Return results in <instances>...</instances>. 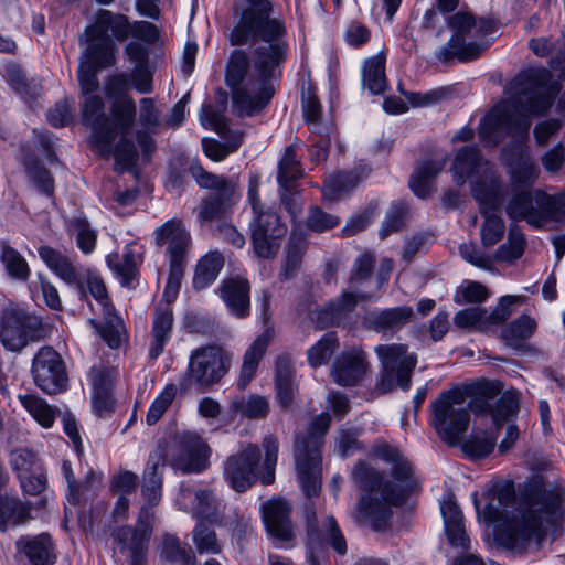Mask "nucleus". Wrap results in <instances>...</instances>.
<instances>
[{"instance_id":"obj_37","label":"nucleus","mask_w":565,"mask_h":565,"mask_svg":"<svg viewBox=\"0 0 565 565\" xmlns=\"http://www.w3.org/2000/svg\"><path fill=\"white\" fill-rule=\"evenodd\" d=\"M32 515V503L22 501L18 495L0 494V532L26 525Z\"/></svg>"},{"instance_id":"obj_30","label":"nucleus","mask_w":565,"mask_h":565,"mask_svg":"<svg viewBox=\"0 0 565 565\" xmlns=\"http://www.w3.org/2000/svg\"><path fill=\"white\" fill-rule=\"evenodd\" d=\"M130 22L128 18L120 13H114L106 9H99L95 21L87 25L84 35L87 39L110 38L109 33L119 42L129 38Z\"/></svg>"},{"instance_id":"obj_3","label":"nucleus","mask_w":565,"mask_h":565,"mask_svg":"<svg viewBox=\"0 0 565 565\" xmlns=\"http://www.w3.org/2000/svg\"><path fill=\"white\" fill-rule=\"evenodd\" d=\"M500 381L481 380L466 387L443 391L431 403L430 424L438 436L449 445H456L467 431L470 408L476 415H490L497 427L518 415L520 395L507 391L502 395Z\"/></svg>"},{"instance_id":"obj_16","label":"nucleus","mask_w":565,"mask_h":565,"mask_svg":"<svg viewBox=\"0 0 565 565\" xmlns=\"http://www.w3.org/2000/svg\"><path fill=\"white\" fill-rule=\"evenodd\" d=\"M31 375L38 388L56 395L68 388V374L62 355L50 345L41 347L34 354Z\"/></svg>"},{"instance_id":"obj_1","label":"nucleus","mask_w":565,"mask_h":565,"mask_svg":"<svg viewBox=\"0 0 565 565\" xmlns=\"http://www.w3.org/2000/svg\"><path fill=\"white\" fill-rule=\"evenodd\" d=\"M245 2L228 40L234 46H255L250 55L242 49L231 53L225 79L236 113L252 117L274 97L273 81L281 76L280 67L287 60L289 44L286 23L273 15L269 0Z\"/></svg>"},{"instance_id":"obj_57","label":"nucleus","mask_w":565,"mask_h":565,"mask_svg":"<svg viewBox=\"0 0 565 565\" xmlns=\"http://www.w3.org/2000/svg\"><path fill=\"white\" fill-rule=\"evenodd\" d=\"M497 211H481L484 215V222L480 230L481 242L484 247H491L498 244L505 232V225Z\"/></svg>"},{"instance_id":"obj_12","label":"nucleus","mask_w":565,"mask_h":565,"mask_svg":"<svg viewBox=\"0 0 565 565\" xmlns=\"http://www.w3.org/2000/svg\"><path fill=\"white\" fill-rule=\"evenodd\" d=\"M231 364V354L218 344L194 349L190 354L188 369L180 380V391L186 393L191 388L200 392L210 390L228 373Z\"/></svg>"},{"instance_id":"obj_53","label":"nucleus","mask_w":565,"mask_h":565,"mask_svg":"<svg viewBox=\"0 0 565 565\" xmlns=\"http://www.w3.org/2000/svg\"><path fill=\"white\" fill-rule=\"evenodd\" d=\"M525 248V238L521 228L512 225L509 230L508 242L502 244L495 253L498 260L512 263L522 257Z\"/></svg>"},{"instance_id":"obj_56","label":"nucleus","mask_w":565,"mask_h":565,"mask_svg":"<svg viewBox=\"0 0 565 565\" xmlns=\"http://www.w3.org/2000/svg\"><path fill=\"white\" fill-rule=\"evenodd\" d=\"M339 347L334 332H327L315 345L308 350V362L312 367L326 364Z\"/></svg>"},{"instance_id":"obj_64","label":"nucleus","mask_w":565,"mask_h":565,"mask_svg":"<svg viewBox=\"0 0 565 565\" xmlns=\"http://www.w3.org/2000/svg\"><path fill=\"white\" fill-rule=\"evenodd\" d=\"M495 441L493 438L482 434H476L470 436L462 445L463 452L471 458H484L489 456Z\"/></svg>"},{"instance_id":"obj_8","label":"nucleus","mask_w":565,"mask_h":565,"mask_svg":"<svg viewBox=\"0 0 565 565\" xmlns=\"http://www.w3.org/2000/svg\"><path fill=\"white\" fill-rule=\"evenodd\" d=\"M99 95L86 96L82 108L83 122L92 128V141L103 156H109L118 134L131 130L136 117V103L131 97L117 98L111 105V118L105 111Z\"/></svg>"},{"instance_id":"obj_58","label":"nucleus","mask_w":565,"mask_h":565,"mask_svg":"<svg viewBox=\"0 0 565 565\" xmlns=\"http://www.w3.org/2000/svg\"><path fill=\"white\" fill-rule=\"evenodd\" d=\"M178 393V386L173 383L167 384L161 393L151 403L147 416L146 423L148 426L156 425L168 411L173 403Z\"/></svg>"},{"instance_id":"obj_24","label":"nucleus","mask_w":565,"mask_h":565,"mask_svg":"<svg viewBox=\"0 0 565 565\" xmlns=\"http://www.w3.org/2000/svg\"><path fill=\"white\" fill-rule=\"evenodd\" d=\"M307 535L309 548L307 558L310 555L317 558L313 553L317 546L330 547L340 556L345 555L348 552L347 540L333 515H328L320 524H317L315 518L308 520Z\"/></svg>"},{"instance_id":"obj_21","label":"nucleus","mask_w":565,"mask_h":565,"mask_svg":"<svg viewBox=\"0 0 565 565\" xmlns=\"http://www.w3.org/2000/svg\"><path fill=\"white\" fill-rule=\"evenodd\" d=\"M370 371L367 354L358 347L341 352L331 366V377L340 386L360 385Z\"/></svg>"},{"instance_id":"obj_29","label":"nucleus","mask_w":565,"mask_h":565,"mask_svg":"<svg viewBox=\"0 0 565 565\" xmlns=\"http://www.w3.org/2000/svg\"><path fill=\"white\" fill-rule=\"evenodd\" d=\"M262 513L268 533L280 542H290L295 537L290 514L291 507L284 499H271L262 505Z\"/></svg>"},{"instance_id":"obj_5","label":"nucleus","mask_w":565,"mask_h":565,"mask_svg":"<svg viewBox=\"0 0 565 565\" xmlns=\"http://www.w3.org/2000/svg\"><path fill=\"white\" fill-rule=\"evenodd\" d=\"M501 159L509 169L512 196L505 212L511 220L525 221L539 228L565 218V194L550 195L539 189L532 191L540 169L523 141L515 140L504 147Z\"/></svg>"},{"instance_id":"obj_38","label":"nucleus","mask_w":565,"mask_h":565,"mask_svg":"<svg viewBox=\"0 0 565 565\" xmlns=\"http://www.w3.org/2000/svg\"><path fill=\"white\" fill-rule=\"evenodd\" d=\"M537 323L532 317L522 315L501 329V339L513 350L524 351L526 341L535 333Z\"/></svg>"},{"instance_id":"obj_19","label":"nucleus","mask_w":565,"mask_h":565,"mask_svg":"<svg viewBox=\"0 0 565 565\" xmlns=\"http://www.w3.org/2000/svg\"><path fill=\"white\" fill-rule=\"evenodd\" d=\"M210 447L194 433H183L178 437L171 466L182 473H200L209 467Z\"/></svg>"},{"instance_id":"obj_6","label":"nucleus","mask_w":565,"mask_h":565,"mask_svg":"<svg viewBox=\"0 0 565 565\" xmlns=\"http://www.w3.org/2000/svg\"><path fill=\"white\" fill-rule=\"evenodd\" d=\"M551 74L545 68L522 71L511 83V103L518 115L493 108L481 120L479 138L484 146H498L507 136L527 138L531 121L529 115H542L551 107L546 92Z\"/></svg>"},{"instance_id":"obj_40","label":"nucleus","mask_w":565,"mask_h":565,"mask_svg":"<svg viewBox=\"0 0 565 565\" xmlns=\"http://www.w3.org/2000/svg\"><path fill=\"white\" fill-rule=\"evenodd\" d=\"M161 559L179 565H196V556L186 542L177 535L164 533L158 546Z\"/></svg>"},{"instance_id":"obj_62","label":"nucleus","mask_w":565,"mask_h":565,"mask_svg":"<svg viewBox=\"0 0 565 565\" xmlns=\"http://www.w3.org/2000/svg\"><path fill=\"white\" fill-rule=\"evenodd\" d=\"M190 172L201 188L211 189L214 192L224 191L225 188L234 189L226 178L207 172L200 164H192Z\"/></svg>"},{"instance_id":"obj_46","label":"nucleus","mask_w":565,"mask_h":565,"mask_svg":"<svg viewBox=\"0 0 565 565\" xmlns=\"http://www.w3.org/2000/svg\"><path fill=\"white\" fill-rule=\"evenodd\" d=\"M224 257L218 252H210L203 256L195 268L193 287L196 290L207 288L214 282L224 266Z\"/></svg>"},{"instance_id":"obj_26","label":"nucleus","mask_w":565,"mask_h":565,"mask_svg":"<svg viewBox=\"0 0 565 565\" xmlns=\"http://www.w3.org/2000/svg\"><path fill=\"white\" fill-rule=\"evenodd\" d=\"M215 292L231 316L245 319L250 315V284L247 278L239 275L224 278Z\"/></svg>"},{"instance_id":"obj_32","label":"nucleus","mask_w":565,"mask_h":565,"mask_svg":"<svg viewBox=\"0 0 565 565\" xmlns=\"http://www.w3.org/2000/svg\"><path fill=\"white\" fill-rule=\"evenodd\" d=\"M137 244H126L122 253H110L106 257L109 269L120 280L121 286L131 288L138 278V267L142 260L141 253L137 252Z\"/></svg>"},{"instance_id":"obj_18","label":"nucleus","mask_w":565,"mask_h":565,"mask_svg":"<svg viewBox=\"0 0 565 565\" xmlns=\"http://www.w3.org/2000/svg\"><path fill=\"white\" fill-rule=\"evenodd\" d=\"M177 503L198 521L216 522L221 513V501L213 490L190 483H181Z\"/></svg>"},{"instance_id":"obj_17","label":"nucleus","mask_w":565,"mask_h":565,"mask_svg":"<svg viewBox=\"0 0 565 565\" xmlns=\"http://www.w3.org/2000/svg\"><path fill=\"white\" fill-rule=\"evenodd\" d=\"M250 243L255 255L262 259L277 256L281 242L287 234V226L271 207L258 212L249 223Z\"/></svg>"},{"instance_id":"obj_48","label":"nucleus","mask_w":565,"mask_h":565,"mask_svg":"<svg viewBox=\"0 0 565 565\" xmlns=\"http://www.w3.org/2000/svg\"><path fill=\"white\" fill-rule=\"evenodd\" d=\"M230 409L248 419H262L269 413V402L260 395H250L247 398L236 397L232 401Z\"/></svg>"},{"instance_id":"obj_13","label":"nucleus","mask_w":565,"mask_h":565,"mask_svg":"<svg viewBox=\"0 0 565 565\" xmlns=\"http://www.w3.org/2000/svg\"><path fill=\"white\" fill-rule=\"evenodd\" d=\"M81 282L85 286L87 301H84L92 313H99L104 322L88 319L89 326L111 348L117 349L122 341L124 323L116 313L104 279L96 271L87 270Z\"/></svg>"},{"instance_id":"obj_59","label":"nucleus","mask_w":565,"mask_h":565,"mask_svg":"<svg viewBox=\"0 0 565 565\" xmlns=\"http://www.w3.org/2000/svg\"><path fill=\"white\" fill-rule=\"evenodd\" d=\"M361 430L358 428H340L335 437V451L340 457L347 458L355 452L365 450L359 440Z\"/></svg>"},{"instance_id":"obj_34","label":"nucleus","mask_w":565,"mask_h":565,"mask_svg":"<svg viewBox=\"0 0 565 565\" xmlns=\"http://www.w3.org/2000/svg\"><path fill=\"white\" fill-rule=\"evenodd\" d=\"M486 167H492L483 159L480 150L473 146L462 147L456 154L451 171L457 185H463L468 179L478 178Z\"/></svg>"},{"instance_id":"obj_28","label":"nucleus","mask_w":565,"mask_h":565,"mask_svg":"<svg viewBox=\"0 0 565 565\" xmlns=\"http://www.w3.org/2000/svg\"><path fill=\"white\" fill-rule=\"evenodd\" d=\"M414 316L413 308L408 306L372 310L363 317V327L383 335H394L408 324Z\"/></svg>"},{"instance_id":"obj_10","label":"nucleus","mask_w":565,"mask_h":565,"mask_svg":"<svg viewBox=\"0 0 565 565\" xmlns=\"http://www.w3.org/2000/svg\"><path fill=\"white\" fill-rule=\"evenodd\" d=\"M331 424L329 413L312 418L306 434L297 435L294 457L298 480L306 497H317L321 490L323 438Z\"/></svg>"},{"instance_id":"obj_55","label":"nucleus","mask_w":565,"mask_h":565,"mask_svg":"<svg viewBox=\"0 0 565 565\" xmlns=\"http://www.w3.org/2000/svg\"><path fill=\"white\" fill-rule=\"evenodd\" d=\"M10 466L15 473L17 479L33 471L44 470V467L38 456L26 448H19L11 452Z\"/></svg>"},{"instance_id":"obj_51","label":"nucleus","mask_w":565,"mask_h":565,"mask_svg":"<svg viewBox=\"0 0 565 565\" xmlns=\"http://www.w3.org/2000/svg\"><path fill=\"white\" fill-rule=\"evenodd\" d=\"M0 259L11 278L19 281H26L30 278L31 269L25 258L7 243L1 245Z\"/></svg>"},{"instance_id":"obj_11","label":"nucleus","mask_w":565,"mask_h":565,"mask_svg":"<svg viewBox=\"0 0 565 565\" xmlns=\"http://www.w3.org/2000/svg\"><path fill=\"white\" fill-rule=\"evenodd\" d=\"M447 23L454 34L436 51V58L448 64L455 60L466 63L480 57L487 44L478 39H483L493 31L492 22L487 19H476L468 12H457L447 19Z\"/></svg>"},{"instance_id":"obj_2","label":"nucleus","mask_w":565,"mask_h":565,"mask_svg":"<svg viewBox=\"0 0 565 565\" xmlns=\"http://www.w3.org/2000/svg\"><path fill=\"white\" fill-rule=\"evenodd\" d=\"M489 497L482 510L483 521L498 524L495 539L508 550H523L532 541H543L546 527L565 512L563 492L541 480L526 483L519 497L513 482L507 481L497 484Z\"/></svg>"},{"instance_id":"obj_15","label":"nucleus","mask_w":565,"mask_h":565,"mask_svg":"<svg viewBox=\"0 0 565 565\" xmlns=\"http://www.w3.org/2000/svg\"><path fill=\"white\" fill-rule=\"evenodd\" d=\"M374 352L381 363L377 390L381 393H390L398 387L409 390L417 365L416 353L408 352V347L403 343L379 344Z\"/></svg>"},{"instance_id":"obj_14","label":"nucleus","mask_w":565,"mask_h":565,"mask_svg":"<svg viewBox=\"0 0 565 565\" xmlns=\"http://www.w3.org/2000/svg\"><path fill=\"white\" fill-rule=\"evenodd\" d=\"M42 319L14 305L4 307L0 312V343L12 353H21L30 343L45 338Z\"/></svg>"},{"instance_id":"obj_9","label":"nucleus","mask_w":565,"mask_h":565,"mask_svg":"<svg viewBox=\"0 0 565 565\" xmlns=\"http://www.w3.org/2000/svg\"><path fill=\"white\" fill-rule=\"evenodd\" d=\"M265 459L264 472L259 475L260 449L255 444L246 445L237 454L231 455L224 462L225 481L237 492H244L258 479L265 486L275 481V467L278 457V439L268 435L263 440Z\"/></svg>"},{"instance_id":"obj_7","label":"nucleus","mask_w":565,"mask_h":565,"mask_svg":"<svg viewBox=\"0 0 565 565\" xmlns=\"http://www.w3.org/2000/svg\"><path fill=\"white\" fill-rule=\"evenodd\" d=\"M157 246L167 247L169 259V277L164 289L167 301L159 302L152 315L150 342L148 355L151 360L158 359L164 351L173 334L174 317L171 300L175 298L180 280L188 262V254L192 245L190 232L179 218L167 221L154 231Z\"/></svg>"},{"instance_id":"obj_31","label":"nucleus","mask_w":565,"mask_h":565,"mask_svg":"<svg viewBox=\"0 0 565 565\" xmlns=\"http://www.w3.org/2000/svg\"><path fill=\"white\" fill-rule=\"evenodd\" d=\"M471 193L480 204V211H498L503 195L501 177L492 167L471 182Z\"/></svg>"},{"instance_id":"obj_43","label":"nucleus","mask_w":565,"mask_h":565,"mask_svg":"<svg viewBox=\"0 0 565 565\" xmlns=\"http://www.w3.org/2000/svg\"><path fill=\"white\" fill-rule=\"evenodd\" d=\"M233 194L234 189L225 188L224 191L206 195L199 206V218L202 222H212L224 217L231 206Z\"/></svg>"},{"instance_id":"obj_42","label":"nucleus","mask_w":565,"mask_h":565,"mask_svg":"<svg viewBox=\"0 0 565 565\" xmlns=\"http://www.w3.org/2000/svg\"><path fill=\"white\" fill-rule=\"evenodd\" d=\"M277 399L281 407L291 405L295 396L294 367L288 355H279L275 375Z\"/></svg>"},{"instance_id":"obj_44","label":"nucleus","mask_w":565,"mask_h":565,"mask_svg":"<svg viewBox=\"0 0 565 565\" xmlns=\"http://www.w3.org/2000/svg\"><path fill=\"white\" fill-rule=\"evenodd\" d=\"M23 408L43 428H51L60 414L57 407L51 406L44 398L35 394H20L18 396Z\"/></svg>"},{"instance_id":"obj_35","label":"nucleus","mask_w":565,"mask_h":565,"mask_svg":"<svg viewBox=\"0 0 565 565\" xmlns=\"http://www.w3.org/2000/svg\"><path fill=\"white\" fill-rule=\"evenodd\" d=\"M273 338L274 329L271 327H267L245 351L241 366V373L237 380L238 390L244 391L254 379L259 362L266 353Z\"/></svg>"},{"instance_id":"obj_45","label":"nucleus","mask_w":565,"mask_h":565,"mask_svg":"<svg viewBox=\"0 0 565 565\" xmlns=\"http://www.w3.org/2000/svg\"><path fill=\"white\" fill-rule=\"evenodd\" d=\"M67 233L75 237L79 250L88 255L94 252L97 243V232L90 226L86 216L78 213L66 222Z\"/></svg>"},{"instance_id":"obj_22","label":"nucleus","mask_w":565,"mask_h":565,"mask_svg":"<svg viewBox=\"0 0 565 565\" xmlns=\"http://www.w3.org/2000/svg\"><path fill=\"white\" fill-rule=\"evenodd\" d=\"M15 558L30 565H54L57 561L56 543L46 532L24 534L14 542Z\"/></svg>"},{"instance_id":"obj_47","label":"nucleus","mask_w":565,"mask_h":565,"mask_svg":"<svg viewBox=\"0 0 565 565\" xmlns=\"http://www.w3.org/2000/svg\"><path fill=\"white\" fill-rule=\"evenodd\" d=\"M362 83L371 94H383L386 89L385 56L377 54L364 61Z\"/></svg>"},{"instance_id":"obj_33","label":"nucleus","mask_w":565,"mask_h":565,"mask_svg":"<svg viewBox=\"0 0 565 565\" xmlns=\"http://www.w3.org/2000/svg\"><path fill=\"white\" fill-rule=\"evenodd\" d=\"M20 161L30 184L40 194L52 198L55 191L54 178L51 171L40 162L30 145L21 146Z\"/></svg>"},{"instance_id":"obj_60","label":"nucleus","mask_w":565,"mask_h":565,"mask_svg":"<svg viewBox=\"0 0 565 565\" xmlns=\"http://www.w3.org/2000/svg\"><path fill=\"white\" fill-rule=\"evenodd\" d=\"M449 330L447 312L437 313L429 323V327L419 326L413 329V334L420 341H425L427 333L434 342L440 341Z\"/></svg>"},{"instance_id":"obj_36","label":"nucleus","mask_w":565,"mask_h":565,"mask_svg":"<svg viewBox=\"0 0 565 565\" xmlns=\"http://www.w3.org/2000/svg\"><path fill=\"white\" fill-rule=\"evenodd\" d=\"M447 157L444 153L435 154L430 159L419 161L409 178V188L418 198L430 195L435 178L444 169Z\"/></svg>"},{"instance_id":"obj_52","label":"nucleus","mask_w":565,"mask_h":565,"mask_svg":"<svg viewBox=\"0 0 565 565\" xmlns=\"http://www.w3.org/2000/svg\"><path fill=\"white\" fill-rule=\"evenodd\" d=\"M192 541L200 554H218L222 551L215 531L205 521L196 522L192 531Z\"/></svg>"},{"instance_id":"obj_61","label":"nucleus","mask_w":565,"mask_h":565,"mask_svg":"<svg viewBox=\"0 0 565 565\" xmlns=\"http://www.w3.org/2000/svg\"><path fill=\"white\" fill-rule=\"evenodd\" d=\"M129 132L130 130L127 134H119L121 137L114 150L116 164L119 167L121 172L132 168L138 159L134 141L127 138Z\"/></svg>"},{"instance_id":"obj_50","label":"nucleus","mask_w":565,"mask_h":565,"mask_svg":"<svg viewBox=\"0 0 565 565\" xmlns=\"http://www.w3.org/2000/svg\"><path fill=\"white\" fill-rule=\"evenodd\" d=\"M301 177L302 168L300 161L297 159L296 150L294 146H288L279 161L277 177L278 183L285 190H290L292 188V183Z\"/></svg>"},{"instance_id":"obj_49","label":"nucleus","mask_w":565,"mask_h":565,"mask_svg":"<svg viewBox=\"0 0 565 565\" xmlns=\"http://www.w3.org/2000/svg\"><path fill=\"white\" fill-rule=\"evenodd\" d=\"M87 56L96 68L110 67L116 63V44L111 38L87 39Z\"/></svg>"},{"instance_id":"obj_25","label":"nucleus","mask_w":565,"mask_h":565,"mask_svg":"<svg viewBox=\"0 0 565 565\" xmlns=\"http://www.w3.org/2000/svg\"><path fill=\"white\" fill-rule=\"evenodd\" d=\"M92 385V408L99 418L109 417L115 412L114 370L104 364L93 365L89 371Z\"/></svg>"},{"instance_id":"obj_63","label":"nucleus","mask_w":565,"mask_h":565,"mask_svg":"<svg viewBox=\"0 0 565 565\" xmlns=\"http://www.w3.org/2000/svg\"><path fill=\"white\" fill-rule=\"evenodd\" d=\"M302 111L306 122L311 127V131L322 136L324 128L320 127L321 104L318 97L310 90H308L307 95L302 96Z\"/></svg>"},{"instance_id":"obj_54","label":"nucleus","mask_w":565,"mask_h":565,"mask_svg":"<svg viewBox=\"0 0 565 565\" xmlns=\"http://www.w3.org/2000/svg\"><path fill=\"white\" fill-rule=\"evenodd\" d=\"M409 205L404 201L394 202L386 212L385 218L379 231L381 239L390 234L398 232L406 223Z\"/></svg>"},{"instance_id":"obj_39","label":"nucleus","mask_w":565,"mask_h":565,"mask_svg":"<svg viewBox=\"0 0 565 565\" xmlns=\"http://www.w3.org/2000/svg\"><path fill=\"white\" fill-rule=\"evenodd\" d=\"M162 462L158 454H151L142 476L141 494L149 505H157L162 495Z\"/></svg>"},{"instance_id":"obj_4","label":"nucleus","mask_w":565,"mask_h":565,"mask_svg":"<svg viewBox=\"0 0 565 565\" xmlns=\"http://www.w3.org/2000/svg\"><path fill=\"white\" fill-rule=\"evenodd\" d=\"M390 476L392 480L363 460L358 461L352 471L353 481L365 492L358 500L356 520L376 532L388 529L393 508L405 504L419 488L413 463L405 456L391 465Z\"/></svg>"},{"instance_id":"obj_23","label":"nucleus","mask_w":565,"mask_h":565,"mask_svg":"<svg viewBox=\"0 0 565 565\" xmlns=\"http://www.w3.org/2000/svg\"><path fill=\"white\" fill-rule=\"evenodd\" d=\"M371 298L369 294L344 291L337 300L330 301L323 308L311 312V320L321 330L333 326H345L359 300H371Z\"/></svg>"},{"instance_id":"obj_20","label":"nucleus","mask_w":565,"mask_h":565,"mask_svg":"<svg viewBox=\"0 0 565 565\" xmlns=\"http://www.w3.org/2000/svg\"><path fill=\"white\" fill-rule=\"evenodd\" d=\"M105 532L109 535L114 554L125 555L129 558L130 565H143L149 543L147 531L129 525L109 524Z\"/></svg>"},{"instance_id":"obj_27","label":"nucleus","mask_w":565,"mask_h":565,"mask_svg":"<svg viewBox=\"0 0 565 565\" xmlns=\"http://www.w3.org/2000/svg\"><path fill=\"white\" fill-rule=\"evenodd\" d=\"M38 253L46 267L67 285H75L81 301H87L85 286L81 282V274L72 258L49 245L38 248Z\"/></svg>"},{"instance_id":"obj_41","label":"nucleus","mask_w":565,"mask_h":565,"mask_svg":"<svg viewBox=\"0 0 565 565\" xmlns=\"http://www.w3.org/2000/svg\"><path fill=\"white\" fill-rule=\"evenodd\" d=\"M364 177V169L355 168L327 177L323 181L322 195L324 200L335 201L344 193L354 189Z\"/></svg>"}]
</instances>
